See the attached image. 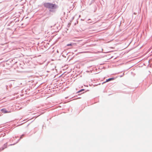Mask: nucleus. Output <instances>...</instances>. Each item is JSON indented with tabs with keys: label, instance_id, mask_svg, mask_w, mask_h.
I'll return each instance as SVG.
<instances>
[{
	"label": "nucleus",
	"instance_id": "obj_8",
	"mask_svg": "<svg viewBox=\"0 0 152 152\" xmlns=\"http://www.w3.org/2000/svg\"><path fill=\"white\" fill-rule=\"evenodd\" d=\"M24 134H22L20 137V139H22L23 137H24Z\"/></svg>",
	"mask_w": 152,
	"mask_h": 152
},
{
	"label": "nucleus",
	"instance_id": "obj_14",
	"mask_svg": "<svg viewBox=\"0 0 152 152\" xmlns=\"http://www.w3.org/2000/svg\"><path fill=\"white\" fill-rule=\"evenodd\" d=\"M74 18V17H73V18H72V19H73Z\"/></svg>",
	"mask_w": 152,
	"mask_h": 152
},
{
	"label": "nucleus",
	"instance_id": "obj_3",
	"mask_svg": "<svg viewBox=\"0 0 152 152\" xmlns=\"http://www.w3.org/2000/svg\"><path fill=\"white\" fill-rule=\"evenodd\" d=\"M1 112L4 113H10V112L7 111L5 109L3 108L1 110Z\"/></svg>",
	"mask_w": 152,
	"mask_h": 152
},
{
	"label": "nucleus",
	"instance_id": "obj_2",
	"mask_svg": "<svg viewBox=\"0 0 152 152\" xmlns=\"http://www.w3.org/2000/svg\"><path fill=\"white\" fill-rule=\"evenodd\" d=\"M58 7V6L57 5L51 3L50 9H56Z\"/></svg>",
	"mask_w": 152,
	"mask_h": 152
},
{
	"label": "nucleus",
	"instance_id": "obj_11",
	"mask_svg": "<svg viewBox=\"0 0 152 152\" xmlns=\"http://www.w3.org/2000/svg\"><path fill=\"white\" fill-rule=\"evenodd\" d=\"M15 144L14 143V144H11L10 145H15Z\"/></svg>",
	"mask_w": 152,
	"mask_h": 152
},
{
	"label": "nucleus",
	"instance_id": "obj_6",
	"mask_svg": "<svg viewBox=\"0 0 152 152\" xmlns=\"http://www.w3.org/2000/svg\"><path fill=\"white\" fill-rule=\"evenodd\" d=\"M7 143H6L4 144V145L3 147L2 148V150H4L5 148H6L7 147Z\"/></svg>",
	"mask_w": 152,
	"mask_h": 152
},
{
	"label": "nucleus",
	"instance_id": "obj_13",
	"mask_svg": "<svg viewBox=\"0 0 152 152\" xmlns=\"http://www.w3.org/2000/svg\"><path fill=\"white\" fill-rule=\"evenodd\" d=\"M57 53H58V50H57Z\"/></svg>",
	"mask_w": 152,
	"mask_h": 152
},
{
	"label": "nucleus",
	"instance_id": "obj_7",
	"mask_svg": "<svg viewBox=\"0 0 152 152\" xmlns=\"http://www.w3.org/2000/svg\"><path fill=\"white\" fill-rule=\"evenodd\" d=\"M84 91V89H80V90H79V91H78L77 92V93H80V92H82V91Z\"/></svg>",
	"mask_w": 152,
	"mask_h": 152
},
{
	"label": "nucleus",
	"instance_id": "obj_10",
	"mask_svg": "<svg viewBox=\"0 0 152 152\" xmlns=\"http://www.w3.org/2000/svg\"><path fill=\"white\" fill-rule=\"evenodd\" d=\"M20 138L18 140V141H17V142L15 143H18V142L20 140Z\"/></svg>",
	"mask_w": 152,
	"mask_h": 152
},
{
	"label": "nucleus",
	"instance_id": "obj_9",
	"mask_svg": "<svg viewBox=\"0 0 152 152\" xmlns=\"http://www.w3.org/2000/svg\"><path fill=\"white\" fill-rule=\"evenodd\" d=\"M72 44L71 43V44H68L67 45V46H72Z\"/></svg>",
	"mask_w": 152,
	"mask_h": 152
},
{
	"label": "nucleus",
	"instance_id": "obj_1",
	"mask_svg": "<svg viewBox=\"0 0 152 152\" xmlns=\"http://www.w3.org/2000/svg\"><path fill=\"white\" fill-rule=\"evenodd\" d=\"M51 3L49 2L45 3L44 4V6L46 8L50 9Z\"/></svg>",
	"mask_w": 152,
	"mask_h": 152
},
{
	"label": "nucleus",
	"instance_id": "obj_12",
	"mask_svg": "<svg viewBox=\"0 0 152 152\" xmlns=\"http://www.w3.org/2000/svg\"><path fill=\"white\" fill-rule=\"evenodd\" d=\"M122 76H123V75H121V76H120V77H122Z\"/></svg>",
	"mask_w": 152,
	"mask_h": 152
},
{
	"label": "nucleus",
	"instance_id": "obj_4",
	"mask_svg": "<svg viewBox=\"0 0 152 152\" xmlns=\"http://www.w3.org/2000/svg\"><path fill=\"white\" fill-rule=\"evenodd\" d=\"M114 79H115V78L114 77H112V78H109L108 79H107L106 81H105V82H104L103 83H105L106 82H108L111 81V80H113Z\"/></svg>",
	"mask_w": 152,
	"mask_h": 152
},
{
	"label": "nucleus",
	"instance_id": "obj_5",
	"mask_svg": "<svg viewBox=\"0 0 152 152\" xmlns=\"http://www.w3.org/2000/svg\"><path fill=\"white\" fill-rule=\"evenodd\" d=\"M55 9H50L49 10V11L52 12H55L56 10H55Z\"/></svg>",
	"mask_w": 152,
	"mask_h": 152
}]
</instances>
